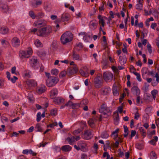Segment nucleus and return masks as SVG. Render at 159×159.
Wrapping results in <instances>:
<instances>
[{
  "label": "nucleus",
  "instance_id": "f257e3e1",
  "mask_svg": "<svg viewBox=\"0 0 159 159\" xmlns=\"http://www.w3.org/2000/svg\"><path fill=\"white\" fill-rule=\"evenodd\" d=\"M52 29L50 26L39 29L37 32L38 36L42 37L48 36L51 33Z\"/></svg>",
  "mask_w": 159,
  "mask_h": 159
},
{
  "label": "nucleus",
  "instance_id": "f03ea898",
  "mask_svg": "<svg viewBox=\"0 0 159 159\" xmlns=\"http://www.w3.org/2000/svg\"><path fill=\"white\" fill-rule=\"evenodd\" d=\"M72 39V34L70 31L66 32L62 34L61 37V41L63 44L71 41Z\"/></svg>",
  "mask_w": 159,
  "mask_h": 159
},
{
  "label": "nucleus",
  "instance_id": "7ed1b4c3",
  "mask_svg": "<svg viewBox=\"0 0 159 159\" xmlns=\"http://www.w3.org/2000/svg\"><path fill=\"white\" fill-rule=\"evenodd\" d=\"M32 53V50L31 48H29L28 50L26 51H20L19 52V56L21 59L28 58Z\"/></svg>",
  "mask_w": 159,
  "mask_h": 159
},
{
  "label": "nucleus",
  "instance_id": "20e7f679",
  "mask_svg": "<svg viewBox=\"0 0 159 159\" xmlns=\"http://www.w3.org/2000/svg\"><path fill=\"white\" fill-rule=\"evenodd\" d=\"M59 81L58 78L52 76L46 80V84L48 87H50L54 86Z\"/></svg>",
  "mask_w": 159,
  "mask_h": 159
},
{
  "label": "nucleus",
  "instance_id": "39448f33",
  "mask_svg": "<svg viewBox=\"0 0 159 159\" xmlns=\"http://www.w3.org/2000/svg\"><path fill=\"white\" fill-rule=\"evenodd\" d=\"M102 75L100 74L98 75L94 79L93 81L95 87L96 88H100L102 86Z\"/></svg>",
  "mask_w": 159,
  "mask_h": 159
},
{
  "label": "nucleus",
  "instance_id": "423d86ee",
  "mask_svg": "<svg viewBox=\"0 0 159 159\" xmlns=\"http://www.w3.org/2000/svg\"><path fill=\"white\" fill-rule=\"evenodd\" d=\"M78 69L77 65H74L72 67H70L67 69V75L70 76L76 73L78 71Z\"/></svg>",
  "mask_w": 159,
  "mask_h": 159
},
{
  "label": "nucleus",
  "instance_id": "0eeeda50",
  "mask_svg": "<svg viewBox=\"0 0 159 159\" xmlns=\"http://www.w3.org/2000/svg\"><path fill=\"white\" fill-rule=\"evenodd\" d=\"M103 77L104 80L106 82L110 81L113 78V74L109 72H104Z\"/></svg>",
  "mask_w": 159,
  "mask_h": 159
},
{
  "label": "nucleus",
  "instance_id": "6e6552de",
  "mask_svg": "<svg viewBox=\"0 0 159 159\" xmlns=\"http://www.w3.org/2000/svg\"><path fill=\"white\" fill-rule=\"evenodd\" d=\"M82 138L85 139H89L92 137V130H87L85 131L84 133L82 135Z\"/></svg>",
  "mask_w": 159,
  "mask_h": 159
},
{
  "label": "nucleus",
  "instance_id": "1a4fd4ad",
  "mask_svg": "<svg viewBox=\"0 0 159 159\" xmlns=\"http://www.w3.org/2000/svg\"><path fill=\"white\" fill-rule=\"evenodd\" d=\"M111 108L107 107L106 104H103L101 106L100 108L99 109V112L102 113L107 111H111Z\"/></svg>",
  "mask_w": 159,
  "mask_h": 159
},
{
  "label": "nucleus",
  "instance_id": "9d476101",
  "mask_svg": "<svg viewBox=\"0 0 159 159\" xmlns=\"http://www.w3.org/2000/svg\"><path fill=\"white\" fill-rule=\"evenodd\" d=\"M84 70L80 69L79 70V72L82 76L87 77L89 75V72L88 69L86 66L83 67Z\"/></svg>",
  "mask_w": 159,
  "mask_h": 159
},
{
  "label": "nucleus",
  "instance_id": "9b49d317",
  "mask_svg": "<svg viewBox=\"0 0 159 159\" xmlns=\"http://www.w3.org/2000/svg\"><path fill=\"white\" fill-rule=\"evenodd\" d=\"M12 45L15 47L19 46L20 44V41L17 37H14L11 40Z\"/></svg>",
  "mask_w": 159,
  "mask_h": 159
},
{
  "label": "nucleus",
  "instance_id": "f8f14e48",
  "mask_svg": "<svg viewBox=\"0 0 159 159\" xmlns=\"http://www.w3.org/2000/svg\"><path fill=\"white\" fill-rule=\"evenodd\" d=\"M30 63L31 66L34 69L38 68L40 66V64L38 60H30Z\"/></svg>",
  "mask_w": 159,
  "mask_h": 159
},
{
  "label": "nucleus",
  "instance_id": "ddd939ff",
  "mask_svg": "<svg viewBox=\"0 0 159 159\" xmlns=\"http://www.w3.org/2000/svg\"><path fill=\"white\" fill-rule=\"evenodd\" d=\"M111 111H107L106 112H104L102 113V115L100 116L99 118V120L101 121L102 120V118H107L110 116H111Z\"/></svg>",
  "mask_w": 159,
  "mask_h": 159
},
{
  "label": "nucleus",
  "instance_id": "4468645a",
  "mask_svg": "<svg viewBox=\"0 0 159 159\" xmlns=\"http://www.w3.org/2000/svg\"><path fill=\"white\" fill-rule=\"evenodd\" d=\"M97 21L96 20H93L90 22L89 24V26L91 29L94 30L97 28Z\"/></svg>",
  "mask_w": 159,
  "mask_h": 159
},
{
  "label": "nucleus",
  "instance_id": "2eb2a0df",
  "mask_svg": "<svg viewBox=\"0 0 159 159\" xmlns=\"http://www.w3.org/2000/svg\"><path fill=\"white\" fill-rule=\"evenodd\" d=\"M34 24L36 26H44L46 25V22L43 20H41L35 22H34Z\"/></svg>",
  "mask_w": 159,
  "mask_h": 159
},
{
  "label": "nucleus",
  "instance_id": "dca6fc26",
  "mask_svg": "<svg viewBox=\"0 0 159 159\" xmlns=\"http://www.w3.org/2000/svg\"><path fill=\"white\" fill-rule=\"evenodd\" d=\"M131 91L133 94L136 96H139L140 93V90L137 86H134L131 89Z\"/></svg>",
  "mask_w": 159,
  "mask_h": 159
},
{
  "label": "nucleus",
  "instance_id": "f3484780",
  "mask_svg": "<svg viewBox=\"0 0 159 159\" xmlns=\"http://www.w3.org/2000/svg\"><path fill=\"white\" fill-rule=\"evenodd\" d=\"M46 87L44 85H41L38 87L36 89L37 93L39 94H41L44 93L46 90Z\"/></svg>",
  "mask_w": 159,
  "mask_h": 159
},
{
  "label": "nucleus",
  "instance_id": "a211bd4d",
  "mask_svg": "<svg viewBox=\"0 0 159 159\" xmlns=\"http://www.w3.org/2000/svg\"><path fill=\"white\" fill-rule=\"evenodd\" d=\"M53 101L56 103L59 104L63 103L64 100L61 97H58L54 98Z\"/></svg>",
  "mask_w": 159,
  "mask_h": 159
},
{
  "label": "nucleus",
  "instance_id": "6ab92c4d",
  "mask_svg": "<svg viewBox=\"0 0 159 159\" xmlns=\"http://www.w3.org/2000/svg\"><path fill=\"white\" fill-rule=\"evenodd\" d=\"M26 84L30 87H33L37 85L36 82L33 80H29L27 81Z\"/></svg>",
  "mask_w": 159,
  "mask_h": 159
},
{
  "label": "nucleus",
  "instance_id": "aec40b11",
  "mask_svg": "<svg viewBox=\"0 0 159 159\" xmlns=\"http://www.w3.org/2000/svg\"><path fill=\"white\" fill-rule=\"evenodd\" d=\"M69 17L70 15L66 13H63L61 16V20L63 22L68 21L69 19Z\"/></svg>",
  "mask_w": 159,
  "mask_h": 159
},
{
  "label": "nucleus",
  "instance_id": "412c9836",
  "mask_svg": "<svg viewBox=\"0 0 159 159\" xmlns=\"http://www.w3.org/2000/svg\"><path fill=\"white\" fill-rule=\"evenodd\" d=\"M71 149V147L69 145H64L62 147L61 150L64 152H68Z\"/></svg>",
  "mask_w": 159,
  "mask_h": 159
},
{
  "label": "nucleus",
  "instance_id": "4be33fe9",
  "mask_svg": "<svg viewBox=\"0 0 159 159\" xmlns=\"http://www.w3.org/2000/svg\"><path fill=\"white\" fill-rule=\"evenodd\" d=\"M111 89L110 88H107L102 89L101 93L104 95H106L111 91Z\"/></svg>",
  "mask_w": 159,
  "mask_h": 159
},
{
  "label": "nucleus",
  "instance_id": "5701e85b",
  "mask_svg": "<svg viewBox=\"0 0 159 159\" xmlns=\"http://www.w3.org/2000/svg\"><path fill=\"white\" fill-rule=\"evenodd\" d=\"M113 93L114 95L116 96L119 95V93L117 89V86L115 84H114L113 86Z\"/></svg>",
  "mask_w": 159,
  "mask_h": 159
},
{
  "label": "nucleus",
  "instance_id": "b1692460",
  "mask_svg": "<svg viewBox=\"0 0 159 159\" xmlns=\"http://www.w3.org/2000/svg\"><path fill=\"white\" fill-rule=\"evenodd\" d=\"M67 140L69 143L71 144L73 142L75 141V137L74 136H71L67 138Z\"/></svg>",
  "mask_w": 159,
  "mask_h": 159
},
{
  "label": "nucleus",
  "instance_id": "393cba45",
  "mask_svg": "<svg viewBox=\"0 0 159 159\" xmlns=\"http://www.w3.org/2000/svg\"><path fill=\"white\" fill-rule=\"evenodd\" d=\"M98 18L99 20V24H101L102 26L104 27L105 25V23L102 16L101 15H99L98 16Z\"/></svg>",
  "mask_w": 159,
  "mask_h": 159
},
{
  "label": "nucleus",
  "instance_id": "a878e982",
  "mask_svg": "<svg viewBox=\"0 0 159 159\" xmlns=\"http://www.w3.org/2000/svg\"><path fill=\"white\" fill-rule=\"evenodd\" d=\"M58 90L56 88L53 89L51 91L50 96H55L57 95L58 94Z\"/></svg>",
  "mask_w": 159,
  "mask_h": 159
},
{
  "label": "nucleus",
  "instance_id": "bb28decb",
  "mask_svg": "<svg viewBox=\"0 0 159 159\" xmlns=\"http://www.w3.org/2000/svg\"><path fill=\"white\" fill-rule=\"evenodd\" d=\"M158 140V137L157 136H155L153 137V139L149 141V143L152 145H155L156 143Z\"/></svg>",
  "mask_w": 159,
  "mask_h": 159
},
{
  "label": "nucleus",
  "instance_id": "cd10ccee",
  "mask_svg": "<svg viewBox=\"0 0 159 159\" xmlns=\"http://www.w3.org/2000/svg\"><path fill=\"white\" fill-rule=\"evenodd\" d=\"M23 75L25 77L30 78L31 77L30 72V70H25L23 72Z\"/></svg>",
  "mask_w": 159,
  "mask_h": 159
},
{
  "label": "nucleus",
  "instance_id": "c85d7f7f",
  "mask_svg": "<svg viewBox=\"0 0 159 159\" xmlns=\"http://www.w3.org/2000/svg\"><path fill=\"white\" fill-rule=\"evenodd\" d=\"M8 32V28L5 27H2L0 29V32L2 34H5L7 33Z\"/></svg>",
  "mask_w": 159,
  "mask_h": 159
},
{
  "label": "nucleus",
  "instance_id": "c756f323",
  "mask_svg": "<svg viewBox=\"0 0 159 159\" xmlns=\"http://www.w3.org/2000/svg\"><path fill=\"white\" fill-rule=\"evenodd\" d=\"M46 54L45 52L42 50L38 51L37 52V55L41 57H44L46 55Z\"/></svg>",
  "mask_w": 159,
  "mask_h": 159
},
{
  "label": "nucleus",
  "instance_id": "7c9ffc66",
  "mask_svg": "<svg viewBox=\"0 0 159 159\" xmlns=\"http://www.w3.org/2000/svg\"><path fill=\"white\" fill-rule=\"evenodd\" d=\"M52 48L53 50H56L57 48V41H53L52 43Z\"/></svg>",
  "mask_w": 159,
  "mask_h": 159
},
{
  "label": "nucleus",
  "instance_id": "2f4dec72",
  "mask_svg": "<svg viewBox=\"0 0 159 159\" xmlns=\"http://www.w3.org/2000/svg\"><path fill=\"white\" fill-rule=\"evenodd\" d=\"M35 129L36 132H41L43 131V129L41 127L40 125L39 124H37L35 127Z\"/></svg>",
  "mask_w": 159,
  "mask_h": 159
},
{
  "label": "nucleus",
  "instance_id": "473e14b6",
  "mask_svg": "<svg viewBox=\"0 0 159 159\" xmlns=\"http://www.w3.org/2000/svg\"><path fill=\"white\" fill-rule=\"evenodd\" d=\"M66 75H67V71L63 70L61 71L59 75V77L60 78L62 79L65 77Z\"/></svg>",
  "mask_w": 159,
  "mask_h": 159
},
{
  "label": "nucleus",
  "instance_id": "72a5a7b5",
  "mask_svg": "<svg viewBox=\"0 0 159 159\" xmlns=\"http://www.w3.org/2000/svg\"><path fill=\"white\" fill-rule=\"evenodd\" d=\"M76 105H78L77 104H74L71 101H68L65 104V105L66 106H71L73 109H75V107L74 106Z\"/></svg>",
  "mask_w": 159,
  "mask_h": 159
},
{
  "label": "nucleus",
  "instance_id": "f704fd0d",
  "mask_svg": "<svg viewBox=\"0 0 159 159\" xmlns=\"http://www.w3.org/2000/svg\"><path fill=\"white\" fill-rule=\"evenodd\" d=\"M133 73L136 76L137 80L139 82L141 81L142 79L141 78L140 74L136 71H134Z\"/></svg>",
  "mask_w": 159,
  "mask_h": 159
},
{
  "label": "nucleus",
  "instance_id": "c9c22d12",
  "mask_svg": "<svg viewBox=\"0 0 159 159\" xmlns=\"http://www.w3.org/2000/svg\"><path fill=\"white\" fill-rule=\"evenodd\" d=\"M101 136L103 139H107L109 137V135L107 132L104 131L102 133Z\"/></svg>",
  "mask_w": 159,
  "mask_h": 159
},
{
  "label": "nucleus",
  "instance_id": "e433bc0d",
  "mask_svg": "<svg viewBox=\"0 0 159 159\" xmlns=\"http://www.w3.org/2000/svg\"><path fill=\"white\" fill-rule=\"evenodd\" d=\"M150 158L151 159H156L157 155L155 152L152 151L150 153Z\"/></svg>",
  "mask_w": 159,
  "mask_h": 159
},
{
  "label": "nucleus",
  "instance_id": "4c0bfd02",
  "mask_svg": "<svg viewBox=\"0 0 159 159\" xmlns=\"http://www.w3.org/2000/svg\"><path fill=\"white\" fill-rule=\"evenodd\" d=\"M94 120L92 119H90L88 121V123L89 125L92 128H93L94 127Z\"/></svg>",
  "mask_w": 159,
  "mask_h": 159
},
{
  "label": "nucleus",
  "instance_id": "58836bf2",
  "mask_svg": "<svg viewBox=\"0 0 159 159\" xmlns=\"http://www.w3.org/2000/svg\"><path fill=\"white\" fill-rule=\"evenodd\" d=\"M35 45L37 47H41L42 46V45L39 39H36L34 41Z\"/></svg>",
  "mask_w": 159,
  "mask_h": 159
},
{
  "label": "nucleus",
  "instance_id": "ea45409f",
  "mask_svg": "<svg viewBox=\"0 0 159 159\" xmlns=\"http://www.w3.org/2000/svg\"><path fill=\"white\" fill-rule=\"evenodd\" d=\"M2 8V11L4 12L7 13L9 10L8 6L7 5H3Z\"/></svg>",
  "mask_w": 159,
  "mask_h": 159
},
{
  "label": "nucleus",
  "instance_id": "a19ab883",
  "mask_svg": "<svg viewBox=\"0 0 159 159\" xmlns=\"http://www.w3.org/2000/svg\"><path fill=\"white\" fill-rule=\"evenodd\" d=\"M50 114L53 116H55L57 114V110L56 108L53 109L50 111Z\"/></svg>",
  "mask_w": 159,
  "mask_h": 159
},
{
  "label": "nucleus",
  "instance_id": "79ce46f5",
  "mask_svg": "<svg viewBox=\"0 0 159 159\" xmlns=\"http://www.w3.org/2000/svg\"><path fill=\"white\" fill-rule=\"evenodd\" d=\"M114 120L115 124L116 125H117L119 121V114H117V115L116 116Z\"/></svg>",
  "mask_w": 159,
  "mask_h": 159
},
{
  "label": "nucleus",
  "instance_id": "37998d69",
  "mask_svg": "<svg viewBox=\"0 0 159 159\" xmlns=\"http://www.w3.org/2000/svg\"><path fill=\"white\" fill-rule=\"evenodd\" d=\"M113 138L116 141H118V142H120V143L122 142V140L121 138L120 137L118 136V134L114 135V137H113Z\"/></svg>",
  "mask_w": 159,
  "mask_h": 159
},
{
  "label": "nucleus",
  "instance_id": "c03bdc74",
  "mask_svg": "<svg viewBox=\"0 0 159 159\" xmlns=\"http://www.w3.org/2000/svg\"><path fill=\"white\" fill-rule=\"evenodd\" d=\"M30 16L33 19H34L36 17V15H35L34 12L32 11H30L29 12Z\"/></svg>",
  "mask_w": 159,
  "mask_h": 159
},
{
  "label": "nucleus",
  "instance_id": "a18cd8bd",
  "mask_svg": "<svg viewBox=\"0 0 159 159\" xmlns=\"http://www.w3.org/2000/svg\"><path fill=\"white\" fill-rule=\"evenodd\" d=\"M143 7V5L142 2H139V3L137 4L136 6V9L139 10H141Z\"/></svg>",
  "mask_w": 159,
  "mask_h": 159
},
{
  "label": "nucleus",
  "instance_id": "49530a36",
  "mask_svg": "<svg viewBox=\"0 0 159 159\" xmlns=\"http://www.w3.org/2000/svg\"><path fill=\"white\" fill-rule=\"evenodd\" d=\"M42 3V2L41 1H37L36 2L35 4H33L32 6L35 8H36L37 7V6L38 5H39L41 4Z\"/></svg>",
  "mask_w": 159,
  "mask_h": 159
},
{
  "label": "nucleus",
  "instance_id": "de8ad7c7",
  "mask_svg": "<svg viewBox=\"0 0 159 159\" xmlns=\"http://www.w3.org/2000/svg\"><path fill=\"white\" fill-rule=\"evenodd\" d=\"M51 73L53 75H57L58 74V71L57 69H52L51 70Z\"/></svg>",
  "mask_w": 159,
  "mask_h": 159
},
{
  "label": "nucleus",
  "instance_id": "09e8293b",
  "mask_svg": "<svg viewBox=\"0 0 159 159\" xmlns=\"http://www.w3.org/2000/svg\"><path fill=\"white\" fill-rule=\"evenodd\" d=\"M139 130L142 134L143 136H145L146 135V132L144 129V128L142 127H141L139 128Z\"/></svg>",
  "mask_w": 159,
  "mask_h": 159
},
{
  "label": "nucleus",
  "instance_id": "8fccbe9b",
  "mask_svg": "<svg viewBox=\"0 0 159 159\" xmlns=\"http://www.w3.org/2000/svg\"><path fill=\"white\" fill-rule=\"evenodd\" d=\"M44 15L43 12L38 13L36 15V17L38 18H42L44 16Z\"/></svg>",
  "mask_w": 159,
  "mask_h": 159
},
{
  "label": "nucleus",
  "instance_id": "3c124183",
  "mask_svg": "<svg viewBox=\"0 0 159 159\" xmlns=\"http://www.w3.org/2000/svg\"><path fill=\"white\" fill-rule=\"evenodd\" d=\"M41 113L40 112H39L37 113V119L36 120L38 122L39 121L41 120Z\"/></svg>",
  "mask_w": 159,
  "mask_h": 159
},
{
  "label": "nucleus",
  "instance_id": "603ef678",
  "mask_svg": "<svg viewBox=\"0 0 159 159\" xmlns=\"http://www.w3.org/2000/svg\"><path fill=\"white\" fill-rule=\"evenodd\" d=\"M73 57L74 60H78L80 59L79 55L75 53L73 54Z\"/></svg>",
  "mask_w": 159,
  "mask_h": 159
},
{
  "label": "nucleus",
  "instance_id": "864d4df0",
  "mask_svg": "<svg viewBox=\"0 0 159 159\" xmlns=\"http://www.w3.org/2000/svg\"><path fill=\"white\" fill-rule=\"evenodd\" d=\"M147 48L149 52L151 54L152 52V47L151 45L148 43L147 44Z\"/></svg>",
  "mask_w": 159,
  "mask_h": 159
},
{
  "label": "nucleus",
  "instance_id": "5fc2aeb1",
  "mask_svg": "<svg viewBox=\"0 0 159 159\" xmlns=\"http://www.w3.org/2000/svg\"><path fill=\"white\" fill-rule=\"evenodd\" d=\"M149 86V84L147 83H145L144 84V89L145 91H147L148 89V87Z\"/></svg>",
  "mask_w": 159,
  "mask_h": 159
},
{
  "label": "nucleus",
  "instance_id": "6e6d98bb",
  "mask_svg": "<svg viewBox=\"0 0 159 159\" xmlns=\"http://www.w3.org/2000/svg\"><path fill=\"white\" fill-rule=\"evenodd\" d=\"M119 130V129H116L114 131H113L111 134V136L114 137V135L116 134H117V133L118 132Z\"/></svg>",
  "mask_w": 159,
  "mask_h": 159
},
{
  "label": "nucleus",
  "instance_id": "4d7b16f0",
  "mask_svg": "<svg viewBox=\"0 0 159 159\" xmlns=\"http://www.w3.org/2000/svg\"><path fill=\"white\" fill-rule=\"evenodd\" d=\"M17 79V78L16 77L14 76L13 78H11V79L10 80L13 83H15Z\"/></svg>",
  "mask_w": 159,
  "mask_h": 159
},
{
  "label": "nucleus",
  "instance_id": "13d9d810",
  "mask_svg": "<svg viewBox=\"0 0 159 159\" xmlns=\"http://www.w3.org/2000/svg\"><path fill=\"white\" fill-rule=\"evenodd\" d=\"M88 103V101L87 99H84L81 102V104L84 105H86Z\"/></svg>",
  "mask_w": 159,
  "mask_h": 159
},
{
  "label": "nucleus",
  "instance_id": "bf43d9fd",
  "mask_svg": "<svg viewBox=\"0 0 159 159\" xmlns=\"http://www.w3.org/2000/svg\"><path fill=\"white\" fill-rule=\"evenodd\" d=\"M158 91L157 90H153L151 92L152 95H156Z\"/></svg>",
  "mask_w": 159,
  "mask_h": 159
},
{
  "label": "nucleus",
  "instance_id": "052dcab7",
  "mask_svg": "<svg viewBox=\"0 0 159 159\" xmlns=\"http://www.w3.org/2000/svg\"><path fill=\"white\" fill-rule=\"evenodd\" d=\"M136 133V131L135 130H132L131 133V138L134 136Z\"/></svg>",
  "mask_w": 159,
  "mask_h": 159
},
{
  "label": "nucleus",
  "instance_id": "680f3d73",
  "mask_svg": "<svg viewBox=\"0 0 159 159\" xmlns=\"http://www.w3.org/2000/svg\"><path fill=\"white\" fill-rule=\"evenodd\" d=\"M118 155L120 157H122L124 155V153L121 151L120 149H118Z\"/></svg>",
  "mask_w": 159,
  "mask_h": 159
},
{
  "label": "nucleus",
  "instance_id": "e2e57ef3",
  "mask_svg": "<svg viewBox=\"0 0 159 159\" xmlns=\"http://www.w3.org/2000/svg\"><path fill=\"white\" fill-rule=\"evenodd\" d=\"M139 117V113L138 111H137L135 114L134 119L137 120H138Z\"/></svg>",
  "mask_w": 159,
  "mask_h": 159
},
{
  "label": "nucleus",
  "instance_id": "0e129e2a",
  "mask_svg": "<svg viewBox=\"0 0 159 159\" xmlns=\"http://www.w3.org/2000/svg\"><path fill=\"white\" fill-rule=\"evenodd\" d=\"M29 150L25 149L23 151L22 153L23 154L28 155L29 154Z\"/></svg>",
  "mask_w": 159,
  "mask_h": 159
},
{
  "label": "nucleus",
  "instance_id": "69168bd1",
  "mask_svg": "<svg viewBox=\"0 0 159 159\" xmlns=\"http://www.w3.org/2000/svg\"><path fill=\"white\" fill-rule=\"evenodd\" d=\"M1 43L2 45L4 46V44L7 45L9 43L7 41H6V40L5 39H3L1 41Z\"/></svg>",
  "mask_w": 159,
  "mask_h": 159
},
{
  "label": "nucleus",
  "instance_id": "338daca9",
  "mask_svg": "<svg viewBox=\"0 0 159 159\" xmlns=\"http://www.w3.org/2000/svg\"><path fill=\"white\" fill-rule=\"evenodd\" d=\"M148 70L146 68L142 69V72L143 75L144 74H146L147 73Z\"/></svg>",
  "mask_w": 159,
  "mask_h": 159
},
{
  "label": "nucleus",
  "instance_id": "774afa93",
  "mask_svg": "<svg viewBox=\"0 0 159 159\" xmlns=\"http://www.w3.org/2000/svg\"><path fill=\"white\" fill-rule=\"evenodd\" d=\"M19 135V134L18 133H17L16 132H13L11 135V137H17Z\"/></svg>",
  "mask_w": 159,
  "mask_h": 159
}]
</instances>
